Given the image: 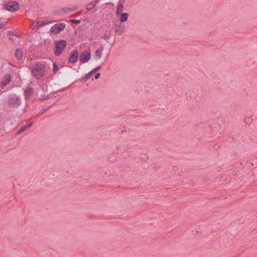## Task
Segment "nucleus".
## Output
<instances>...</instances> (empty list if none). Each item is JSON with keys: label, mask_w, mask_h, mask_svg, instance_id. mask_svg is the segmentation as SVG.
Returning <instances> with one entry per match:
<instances>
[{"label": "nucleus", "mask_w": 257, "mask_h": 257, "mask_svg": "<svg viewBox=\"0 0 257 257\" xmlns=\"http://www.w3.org/2000/svg\"><path fill=\"white\" fill-rule=\"evenodd\" d=\"M31 72L36 79H40L44 77L47 73L46 65L42 62H36L29 67Z\"/></svg>", "instance_id": "obj_1"}, {"label": "nucleus", "mask_w": 257, "mask_h": 257, "mask_svg": "<svg viewBox=\"0 0 257 257\" xmlns=\"http://www.w3.org/2000/svg\"><path fill=\"white\" fill-rule=\"evenodd\" d=\"M22 103V99L20 96L15 93L10 95L8 98V104L10 107L18 108L21 105Z\"/></svg>", "instance_id": "obj_2"}, {"label": "nucleus", "mask_w": 257, "mask_h": 257, "mask_svg": "<svg viewBox=\"0 0 257 257\" xmlns=\"http://www.w3.org/2000/svg\"><path fill=\"white\" fill-rule=\"evenodd\" d=\"M66 41L64 40H61L56 42L55 53L56 56H59L61 54L66 46Z\"/></svg>", "instance_id": "obj_3"}, {"label": "nucleus", "mask_w": 257, "mask_h": 257, "mask_svg": "<svg viewBox=\"0 0 257 257\" xmlns=\"http://www.w3.org/2000/svg\"><path fill=\"white\" fill-rule=\"evenodd\" d=\"M65 27L66 24L64 23H57L51 27L50 32L58 34L63 31Z\"/></svg>", "instance_id": "obj_4"}, {"label": "nucleus", "mask_w": 257, "mask_h": 257, "mask_svg": "<svg viewBox=\"0 0 257 257\" xmlns=\"http://www.w3.org/2000/svg\"><path fill=\"white\" fill-rule=\"evenodd\" d=\"M6 9L11 12H15L20 8V4L16 2H11L7 3L5 6Z\"/></svg>", "instance_id": "obj_5"}, {"label": "nucleus", "mask_w": 257, "mask_h": 257, "mask_svg": "<svg viewBox=\"0 0 257 257\" xmlns=\"http://www.w3.org/2000/svg\"><path fill=\"white\" fill-rule=\"evenodd\" d=\"M11 75L10 74H6L3 77L1 82V87L2 88L4 89L6 86L8 85L11 81Z\"/></svg>", "instance_id": "obj_6"}, {"label": "nucleus", "mask_w": 257, "mask_h": 257, "mask_svg": "<svg viewBox=\"0 0 257 257\" xmlns=\"http://www.w3.org/2000/svg\"><path fill=\"white\" fill-rule=\"evenodd\" d=\"M90 58V53L87 51H84L81 53L80 56V61L82 63L87 62Z\"/></svg>", "instance_id": "obj_7"}, {"label": "nucleus", "mask_w": 257, "mask_h": 257, "mask_svg": "<svg viewBox=\"0 0 257 257\" xmlns=\"http://www.w3.org/2000/svg\"><path fill=\"white\" fill-rule=\"evenodd\" d=\"M78 59V52L77 51H74L73 53L71 54L68 58L69 63H74L77 61Z\"/></svg>", "instance_id": "obj_8"}, {"label": "nucleus", "mask_w": 257, "mask_h": 257, "mask_svg": "<svg viewBox=\"0 0 257 257\" xmlns=\"http://www.w3.org/2000/svg\"><path fill=\"white\" fill-rule=\"evenodd\" d=\"M34 93V89L32 87H28L24 92L25 100H29Z\"/></svg>", "instance_id": "obj_9"}, {"label": "nucleus", "mask_w": 257, "mask_h": 257, "mask_svg": "<svg viewBox=\"0 0 257 257\" xmlns=\"http://www.w3.org/2000/svg\"><path fill=\"white\" fill-rule=\"evenodd\" d=\"M15 56L18 60H21L23 57V51L20 49H17L15 51Z\"/></svg>", "instance_id": "obj_10"}, {"label": "nucleus", "mask_w": 257, "mask_h": 257, "mask_svg": "<svg viewBox=\"0 0 257 257\" xmlns=\"http://www.w3.org/2000/svg\"><path fill=\"white\" fill-rule=\"evenodd\" d=\"M51 23L50 21H39L36 22V24L35 25L33 29H35L39 27H42L47 24Z\"/></svg>", "instance_id": "obj_11"}, {"label": "nucleus", "mask_w": 257, "mask_h": 257, "mask_svg": "<svg viewBox=\"0 0 257 257\" xmlns=\"http://www.w3.org/2000/svg\"><path fill=\"white\" fill-rule=\"evenodd\" d=\"M32 124H33V122H31L29 124H27V125H24V126H23L22 128L19 129L17 132L16 134L17 135L21 134V133H22L23 132H25V131H26L29 128H30L32 125Z\"/></svg>", "instance_id": "obj_12"}, {"label": "nucleus", "mask_w": 257, "mask_h": 257, "mask_svg": "<svg viewBox=\"0 0 257 257\" xmlns=\"http://www.w3.org/2000/svg\"><path fill=\"white\" fill-rule=\"evenodd\" d=\"M99 0H96L93 1L89 4H88L86 6V9L88 11H90L92 10L96 5V4L98 3Z\"/></svg>", "instance_id": "obj_13"}, {"label": "nucleus", "mask_w": 257, "mask_h": 257, "mask_svg": "<svg viewBox=\"0 0 257 257\" xmlns=\"http://www.w3.org/2000/svg\"><path fill=\"white\" fill-rule=\"evenodd\" d=\"M125 27L123 25H117L115 29V32L119 34H122L124 31Z\"/></svg>", "instance_id": "obj_14"}, {"label": "nucleus", "mask_w": 257, "mask_h": 257, "mask_svg": "<svg viewBox=\"0 0 257 257\" xmlns=\"http://www.w3.org/2000/svg\"><path fill=\"white\" fill-rule=\"evenodd\" d=\"M120 15V21L121 23L126 22L127 20L128 14L125 13H121Z\"/></svg>", "instance_id": "obj_15"}, {"label": "nucleus", "mask_w": 257, "mask_h": 257, "mask_svg": "<svg viewBox=\"0 0 257 257\" xmlns=\"http://www.w3.org/2000/svg\"><path fill=\"white\" fill-rule=\"evenodd\" d=\"M103 52V49H98L95 52V56L98 58L100 59L102 57V54Z\"/></svg>", "instance_id": "obj_16"}, {"label": "nucleus", "mask_w": 257, "mask_h": 257, "mask_svg": "<svg viewBox=\"0 0 257 257\" xmlns=\"http://www.w3.org/2000/svg\"><path fill=\"white\" fill-rule=\"evenodd\" d=\"M123 8V5L121 3H119L118 4V6H117V14L118 15H119L121 13H122Z\"/></svg>", "instance_id": "obj_17"}, {"label": "nucleus", "mask_w": 257, "mask_h": 257, "mask_svg": "<svg viewBox=\"0 0 257 257\" xmlns=\"http://www.w3.org/2000/svg\"><path fill=\"white\" fill-rule=\"evenodd\" d=\"M93 73L92 72V71H91L90 72H89L88 73L86 74L83 78H82V80L83 81H86L87 80H88L91 76V75L93 74Z\"/></svg>", "instance_id": "obj_18"}, {"label": "nucleus", "mask_w": 257, "mask_h": 257, "mask_svg": "<svg viewBox=\"0 0 257 257\" xmlns=\"http://www.w3.org/2000/svg\"><path fill=\"white\" fill-rule=\"evenodd\" d=\"M53 71H54V73L55 74L59 69L58 65L56 63H54L53 65Z\"/></svg>", "instance_id": "obj_19"}, {"label": "nucleus", "mask_w": 257, "mask_h": 257, "mask_svg": "<svg viewBox=\"0 0 257 257\" xmlns=\"http://www.w3.org/2000/svg\"><path fill=\"white\" fill-rule=\"evenodd\" d=\"M71 23L78 24L80 23L81 21L79 20L72 19L70 21Z\"/></svg>", "instance_id": "obj_20"}, {"label": "nucleus", "mask_w": 257, "mask_h": 257, "mask_svg": "<svg viewBox=\"0 0 257 257\" xmlns=\"http://www.w3.org/2000/svg\"><path fill=\"white\" fill-rule=\"evenodd\" d=\"M101 68V66H98V67H97L96 68L93 69V70H91L92 72L93 73H95L96 71H97L98 70H99Z\"/></svg>", "instance_id": "obj_21"}, {"label": "nucleus", "mask_w": 257, "mask_h": 257, "mask_svg": "<svg viewBox=\"0 0 257 257\" xmlns=\"http://www.w3.org/2000/svg\"><path fill=\"white\" fill-rule=\"evenodd\" d=\"M102 38L105 40L109 39H110V35L106 33L103 35Z\"/></svg>", "instance_id": "obj_22"}, {"label": "nucleus", "mask_w": 257, "mask_h": 257, "mask_svg": "<svg viewBox=\"0 0 257 257\" xmlns=\"http://www.w3.org/2000/svg\"><path fill=\"white\" fill-rule=\"evenodd\" d=\"M68 11L73 12V11H76L77 9V8L76 7H70V8H68Z\"/></svg>", "instance_id": "obj_23"}, {"label": "nucleus", "mask_w": 257, "mask_h": 257, "mask_svg": "<svg viewBox=\"0 0 257 257\" xmlns=\"http://www.w3.org/2000/svg\"><path fill=\"white\" fill-rule=\"evenodd\" d=\"M6 24L4 23H1L0 24V29H3L6 28Z\"/></svg>", "instance_id": "obj_24"}, {"label": "nucleus", "mask_w": 257, "mask_h": 257, "mask_svg": "<svg viewBox=\"0 0 257 257\" xmlns=\"http://www.w3.org/2000/svg\"><path fill=\"white\" fill-rule=\"evenodd\" d=\"M100 76V73H97L95 75V79H97L99 78Z\"/></svg>", "instance_id": "obj_25"}, {"label": "nucleus", "mask_w": 257, "mask_h": 257, "mask_svg": "<svg viewBox=\"0 0 257 257\" xmlns=\"http://www.w3.org/2000/svg\"><path fill=\"white\" fill-rule=\"evenodd\" d=\"M68 7H66V8H63L62 9V11L63 12H68Z\"/></svg>", "instance_id": "obj_26"}, {"label": "nucleus", "mask_w": 257, "mask_h": 257, "mask_svg": "<svg viewBox=\"0 0 257 257\" xmlns=\"http://www.w3.org/2000/svg\"><path fill=\"white\" fill-rule=\"evenodd\" d=\"M8 33L9 35H12V36L14 35V34L11 31H8Z\"/></svg>", "instance_id": "obj_27"}, {"label": "nucleus", "mask_w": 257, "mask_h": 257, "mask_svg": "<svg viewBox=\"0 0 257 257\" xmlns=\"http://www.w3.org/2000/svg\"><path fill=\"white\" fill-rule=\"evenodd\" d=\"M9 39H10V40H14V39H13V37H10L9 38Z\"/></svg>", "instance_id": "obj_28"}]
</instances>
